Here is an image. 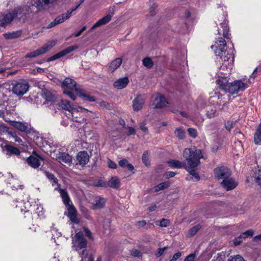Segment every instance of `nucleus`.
Instances as JSON below:
<instances>
[{"instance_id":"1a4fd4ad","label":"nucleus","mask_w":261,"mask_h":261,"mask_svg":"<svg viewBox=\"0 0 261 261\" xmlns=\"http://www.w3.org/2000/svg\"><path fill=\"white\" fill-rule=\"evenodd\" d=\"M226 14L223 12L222 16H220V19H218V22L219 23L220 27L222 29V32L223 36L225 38H229V36L228 34L229 28L228 27V21L226 19ZM218 34H220L221 30L220 27H218Z\"/></svg>"},{"instance_id":"f8f14e48","label":"nucleus","mask_w":261,"mask_h":261,"mask_svg":"<svg viewBox=\"0 0 261 261\" xmlns=\"http://www.w3.org/2000/svg\"><path fill=\"white\" fill-rule=\"evenodd\" d=\"M45 174L52 185L53 186H56V187L55 188V190L59 191L61 196H68L67 192L65 190L60 188L58 184V179L53 174L49 172H46Z\"/></svg>"},{"instance_id":"b1692460","label":"nucleus","mask_w":261,"mask_h":261,"mask_svg":"<svg viewBox=\"0 0 261 261\" xmlns=\"http://www.w3.org/2000/svg\"><path fill=\"white\" fill-rule=\"evenodd\" d=\"M106 203V199L102 197H95L93 202L91 203L93 209L102 208Z\"/></svg>"},{"instance_id":"7ed1b4c3","label":"nucleus","mask_w":261,"mask_h":261,"mask_svg":"<svg viewBox=\"0 0 261 261\" xmlns=\"http://www.w3.org/2000/svg\"><path fill=\"white\" fill-rule=\"evenodd\" d=\"M72 247L79 252L82 257L81 261H93L94 258L91 255H88L87 247V241L84 237L83 233L78 232L72 238Z\"/></svg>"},{"instance_id":"c756f323","label":"nucleus","mask_w":261,"mask_h":261,"mask_svg":"<svg viewBox=\"0 0 261 261\" xmlns=\"http://www.w3.org/2000/svg\"><path fill=\"white\" fill-rule=\"evenodd\" d=\"M5 149L8 151V154L9 155L12 154L18 155L20 153V151L17 148L9 145H6Z\"/></svg>"},{"instance_id":"39448f33","label":"nucleus","mask_w":261,"mask_h":261,"mask_svg":"<svg viewBox=\"0 0 261 261\" xmlns=\"http://www.w3.org/2000/svg\"><path fill=\"white\" fill-rule=\"evenodd\" d=\"M62 198L63 201L66 205L68 211V217L71 221L70 224H71L72 226L73 227L74 224L79 225V220L77 217L76 210L69 199V197H62Z\"/></svg>"},{"instance_id":"20e7f679","label":"nucleus","mask_w":261,"mask_h":261,"mask_svg":"<svg viewBox=\"0 0 261 261\" xmlns=\"http://www.w3.org/2000/svg\"><path fill=\"white\" fill-rule=\"evenodd\" d=\"M62 87L64 89V93L67 94L71 99L74 100L76 96L74 93L76 94L80 89L76 86V82L70 78H66L62 84Z\"/></svg>"},{"instance_id":"6e6552de","label":"nucleus","mask_w":261,"mask_h":261,"mask_svg":"<svg viewBox=\"0 0 261 261\" xmlns=\"http://www.w3.org/2000/svg\"><path fill=\"white\" fill-rule=\"evenodd\" d=\"M52 157L64 166H70L72 164V158L67 153L58 151Z\"/></svg>"},{"instance_id":"052dcab7","label":"nucleus","mask_w":261,"mask_h":261,"mask_svg":"<svg viewBox=\"0 0 261 261\" xmlns=\"http://www.w3.org/2000/svg\"><path fill=\"white\" fill-rule=\"evenodd\" d=\"M77 48V46H71L65 48V49L66 50V54H68Z\"/></svg>"},{"instance_id":"79ce46f5","label":"nucleus","mask_w":261,"mask_h":261,"mask_svg":"<svg viewBox=\"0 0 261 261\" xmlns=\"http://www.w3.org/2000/svg\"><path fill=\"white\" fill-rule=\"evenodd\" d=\"M255 180L258 185L261 186V169L255 172Z\"/></svg>"},{"instance_id":"69168bd1","label":"nucleus","mask_w":261,"mask_h":261,"mask_svg":"<svg viewBox=\"0 0 261 261\" xmlns=\"http://www.w3.org/2000/svg\"><path fill=\"white\" fill-rule=\"evenodd\" d=\"M131 254L134 256H140L141 255V252L138 250L134 249L131 252Z\"/></svg>"},{"instance_id":"0e129e2a","label":"nucleus","mask_w":261,"mask_h":261,"mask_svg":"<svg viewBox=\"0 0 261 261\" xmlns=\"http://www.w3.org/2000/svg\"><path fill=\"white\" fill-rule=\"evenodd\" d=\"M135 133H136L135 129L133 127H129L128 128V130H127L126 134L128 136H130L131 135L135 134Z\"/></svg>"},{"instance_id":"c03bdc74","label":"nucleus","mask_w":261,"mask_h":261,"mask_svg":"<svg viewBox=\"0 0 261 261\" xmlns=\"http://www.w3.org/2000/svg\"><path fill=\"white\" fill-rule=\"evenodd\" d=\"M254 234V231L252 229H249L242 233L241 235L243 239H246L248 237H252Z\"/></svg>"},{"instance_id":"8fccbe9b","label":"nucleus","mask_w":261,"mask_h":261,"mask_svg":"<svg viewBox=\"0 0 261 261\" xmlns=\"http://www.w3.org/2000/svg\"><path fill=\"white\" fill-rule=\"evenodd\" d=\"M11 137L14 139V141L18 143L20 145L24 146L23 142L22 139L16 135L12 134Z\"/></svg>"},{"instance_id":"603ef678","label":"nucleus","mask_w":261,"mask_h":261,"mask_svg":"<svg viewBox=\"0 0 261 261\" xmlns=\"http://www.w3.org/2000/svg\"><path fill=\"white\" fill-rule=\"evenodd\" d=\"M234 124V122L233 121H228L225 123V128L226 129L230 131L231 129V128L233 127Z\"/></svg>"},{"instance_id":"c9c22d12","label":"nucleus","mask_w":261,"mask_h":261,"mask_svg":"<svg viewBox=\"0 0 261 261\" xmlns=\"http://www.w3.org/2000/svg\"><path fill=\"white\" fill-rule=\"evenodd\" d=\"M61 106L62 109L67 110L69 112L74 108L71 106L67 100H62L61 102Z\"/></svg>"},{"instance_id":"bb28decb","label":"nucleus","mask_w":261,"mask_h":261,"mask_svg":"<svg viewBox=\"0 0 261 261\" xmlns=\"http://www.w3.org/2000/svg\"><path fill=\"white\" fill-rule=\"evenodd\" d=\"M122 64V59L118 58L112 61L109 67V71L113 72L117 69Z\"/></svg>"},{"instance_id":"a878e982","label":"nucleus","mask_w":261,"mask_h":261,"mask_svg":"<svg viewBox=\"0 0 261 261\" xmlns=\"http://www.w3.org/2000/svg\"><path fill=\"white\" fill-rule=\"evenodd\" d=\"M22 35V31L21 30H17L4 33L3 34L4 37L6 39H14L19 38Z\"/></svg>"},{"instance_id":"f704fd0d","label":"nucleus","mask_w":261,"mask_h":261,"mask_svg":"<svg viewBox=\"0 0 261 261\" xmlns=\"http://www.w3.org/2000/svg\"><path fill=\"white\" fill-rule=\"evenodd\" d=\"M169 185H170V184H169V181H165V182L161 183V184H159L158 186L154 187L152 189V190L154 192H158L160 190H164V189L168 187L169 186Z\"/></svg>"},{"instance_id":"9d476101","label":"nucleus","mask_w":261,"mask_h":261,"mask_svg":"<svg viewBox=\"0 0 261 261\" xmlns=\"http://www.w3.org/2000/svg\"><path fill=\"white\" fill-rule=\"evenodd\" d=\"M215 176L218 179L224 181L227 178L229 177L231 175L230 170L224 166L219 167L216 168L214 170Z\"/></svg>"},{"instance_id":"338daca9","label":"nucleus","mask_w":261,"mask_h":261,"mask_svg":"<svg viewBox=\"0 0 261 261\" xmlns=\"http://www.w3.org/2000/svg\"><path fill=\"white\" fill-rule=\"evenodd\" d=\"M43 208L42 207H37L36 209V213L38 214V215L40 217H42L43 215V213L42 212Z\"/></svg>"},{"instance_id":"58836bf2","label":"nucleus","mask_w":261,"mask_h":261,"mask_svg":"<svg viewBox=\"0 0 261 261\" xmlns=\"http://www.w3.org/2000/svg\"><path fill=\"white\" fill-rule=\"evenodd\" d=\"M201 226L200 225H197L191 228H190L188 231V236L189 237H192L194 235H195L197 231L200 229Z\"/></svg>"},{"instance_id":"774afa93","label":"nucleus","mask_w":261,"mask_h":261,"mask_svg":"<svg viewBox=\"0 0 261 261\" xmlns=\"http://www.w3.org/2000/svg\"><path fill=\"white\" fill-rule=\"evenodd\" d=\"M58 23L56 21V19H55L52 22H51L50 23H49L47 27V29H50L51 28L55 25H57Z\"/></svg>"},{"instance_id":"bf43d9fd","label":"nucleus","mask_w":261,"mask_h":261,"mask_svg":"<svg viewBox=\"0 0 261 261\" xmlns=\"http://www.w3.org/2000/svg\"><path fill=\"white\" fill-rule=\"evenodd\" d=\"M167 249L166 247H163V248H160L158 249V252L156 253L155 255L158 257L160 256L163 252L165 251V250Z\"/></svg>"},{"instance_id":"2eb2a0df","label":"nucleus","mask_w":261,"mask_h":261,"mask_svg":"<svg viewBox=\"0 0 261 261\" xmlns=\"http://www.w3.org/2000/svg\"><path fill=\"white\" fill-rule=\"evenodd\" d=\"M33 154L37 156L38 158L31 155L27 159V162L31 167L33 168H37L40 166L41 164L39 159L43 160L44 159L40 154H38L35 151L33 152Z\"/></svg>"},{"instance_id":"49530a36","label":"nucleus","mask_w":261,"mask_h":261,"mask_svg":"<svg viewBox=\"0 0 261 261\" xmlns=\"http://www.w3.org/2000/svg\"><path fill=\"white\" fill-rule=\"evenodd\" d=\"M175 134L176 136L180 139H183L185 137V132L181 128H176Z\"/></svg>"},{"instance_id":"7c9ffc66","label":"nucleus","mask_w":261,"mask_h":261,"mask_svg":"<svg viewBox=\"0 0 261 261\" xmlns=\"http://www.w3.org/2000/svg\"><path fill=\"white\" fill-rule=\"evenodd\" d=\"M77 95H79L81 97L85 100H88L89 101H94L95 100L94 97L84 93V91L81 89L80 91H79Z\"/></svg>"},{"instance_id":"de8ad7c7","label":"nucleus","mask_w":261,"mask_h":261,"mask_svg":"<svg viewBox=\"0 0 261 261\" xmlns=\"http://www.w3.org/2000/svg\"><path fill=\"white\" fill-rule=\"evenodd\" d=\"M52 233V239L54 240L55 243H56L57 245H59L56 241V238H58L59 237H61V234L60 232H58L57 230L55 228H53L51 229Z\"/></svg>"},{"instance_id":"09e8293b","label":"nucleus","mask_w":261,"mask_h":261,"mask_svg":"<svg viewBox=\"0 0 261 261\" xmlns=\"http://www.w3.org/2000/svg\"><path fill=\"white\" fill-rule=\"evenodd\" d=\"M149 152L146 151L144 152L142 155V161L146 166H148L149 164L148 161Z\"/></svg>"},{"instance_id":"473e14b6","label":"nucleus","mask_w":261,"mask_h":261,"mask_svg":"<svg viewBox=\"0 0 261 261\" xmlns=\"http://www.w3.org/2000/svg\"><path fill=\"white\" fill-rule=\"evenodd\" d=\"M70 13H66L58 16L55 19L58 24L64 22L70 18Z\"/></svg>"},{"instance_id":"aec40b11","label":"nucleus","mask_w":261,"mask_h":261,"mask_svg":"<svg viewBox=\"0 0 261 261\" xmlns=\"http://www.w3.org/2000/svg\"><path fill=\"white\" fill-rule=\"evenodd\" d=\"M222 187L227 191L233 189L238 185L237 182L232 178L228 177L221 182Z\"/></svg>"},{"instance_id":"4c0bfd02","label":"nucleus","mask_w":261,"mask_h":261,"mask_svg":"<svg viewBox=\"0 0 261 261\" xmlns=\"http://www.w3.org/2000/svg\"><path fill=\"white\" fill-rule=\"evenodd\" d=\"M212 98L215 99V100H217L216 102L219 105L225 102V101L223 100L224 98L222 97V95L219 92H215V95Z\"/></svg>"},{"instance_id":"f257e3e1","label":"nucleus","mask_w":261,"mask_h":261,"mask_svg":"<svg viewBox=\"0 0 261 261\" xmlns=\"http://www.w3.org/2000/svg\"><path fill=\"white\" fill-rule=\"evenodd\" d=\"M185 162H181L176 160H170L168 164L172 168H181L184 167L197 180L200 178L199 175L196 173L195 168L200 164V159L204 156L200 149L192 150L190 148H186L183 152Z\"/></svg>"},{"instance_id":"13d9d810","label":"nucleus","mask_w":261,"mask_h":261,"mask_svg":"<svg viewBox=\"0 0 261 261\" xmlns=\"http://www.w3.org/2000/svg\"><path fill=\"white\" fill-rule=\"evenodd\" d=\"M243 237H241V235H240L239 237L236 238L233 240V244L235 245H239L242 241Z\"/></svg>"},{"instance_id":"9b49d317","label":"nucleus","mask_w":261,"mask_h":261,"mask_svg":"<svg viewBox=\"0 0 261 261\" xmlns=\"http://www.w3.org/2000/svg\"><path fill=\"white\" fill-rule=\"evenodd\" d=\"M89 161V155L87 151H80L76 156L75 163L76 165L85 166Z\"/></svg>"},{"instance_id":"dca6fc26","label":"nucleus","mask_w":261,"mask_h":261,"mask_svg":"<svg viewBox=\"0 0 261 261\" xmlns=\"http://www.w3.org/2000/svg\"><path fill=\"white\" fill-rule=\"evenodd\" d=\"M16 15L17 13H16L15 11H13L3 15L0 19V25L5 26L10 23Z\"/></svg>"},{"instance_id":"a211bd4d","label":"nucleus","mask_w":261,"mask_h":261,"mask_svg":"<svg viewBox=\"0 0 261 261\" xmlns=\"http://www.w3.org/2000/svg\"><path fill=\"white\" fill-rule=\"evenodd\" d=\"M58 5V0H38L37 7L39 9L43 8L45 7L48 8L55 7Z\"/></svg>"},{"instance_id":"6ab92c4d","label":"nucleus","mask_w":261,"mask_h":261,"mask_svg":"<svg viewBox=\"0 0 261 261\" xmlns=\"http://www.w3.org/2000/svg\"><path fill=\"white\" fill-rule=\"evenodd\" d=\"M9 123L11 126L23 132H27L30 129V125L27 123H23L15 121H10Z\"/></svg>"},{"instance_id":"864d4df0","label":"nucleus","mask_w":261,"mask_h":261,"mask_svg":"<svg viewBox=\"0 0 261 261\" xmlns=\"http://www.w3.org/2000/svg\"><path fill=\"white\" fill-rule=\"evenodd\" d=\"M212 261H225V256L223 254H218Z\"/></svg>"},{"instance_id":"412c9836","label":"nucleus","mask_w":261,"mask_h":261,"mask_svg":"<svg viewBox=\"0 0 261 261\" xmlns=\"http://www.w3.org/2000/svg\"><path fill=\"white\" fill-rule=\"evenodd\" d=\"M27 198L26 199H19L16 200V206L20 208L21 211L27 212L29 211V207L31 206L30 203Z\"/></svg>"},{"instance_id":"4be33fe9","label":"nucleus","mask_w":261,"mask_h":261,"mask_svg":"<svg viewBox=\"0 0 261 261\" xmlns=\"http://www.w3.org/2000/svg\"><path fill=\"white\" fill-rule=\"evenodd\" d=\"M145 96L144 95L138 96L134 100L133 108L135 111L141 110L144 105Z\"/></svg>"},{"instance_id":"37998d69","label":"nucleus","mask_w":261,"mask_h":261,"mask_svg":"<svg viewBox=\"0 0 261 261\" xmlns=\"http://www.w3.org/2000/svg\"><path fill=\"white\" fill-rule=\"evenodd\" d=\"M169 220L166 219H163L160 221L156 222V224L161 227H167L169 225Z\"/></svg>"},{"instance_id":"680f3d73","label":"nucleus","mask_w":261,"mask_h":261,"mask_svg":"<svg viewBox=\"0 0 261 261\" xmlns=\"http://www.w3.org/2000/svg\"><path fill=\"white\" fill-rule=\"evenodd\" d=\"M94 185L96 187H98V186L103 187V186H105L106 184L103 180L99 179L97 181L95 182Z\"/></svg>"},{"instance_id":"5701e85b","label":"nucleus","mask_w":261,"mask_h":261,"mask_svg":"<svg viewBox=\"0 0 261 261\" xmlns=\"http://www.w3.org/2000/svg\"><path fill=\"white\" fill-rule=\"evenodd\" d=\"M217 85L218 87L225 92H227L228 89V86L230 83H228V80L226 77H220L216 81Z\"/></svg>"},{"instance_id":"3c124183","label":"nucleus","mask_w":261,"mask_h":261,"mask_svg":"<svg viewBox=\"0 0 261 261\" xmlns=\"http://www.w3.org/2000/svg\"><path fill=\"white\" fill-rule=\"evenodd\" d=\"M228 261H245V260L240 255H237L230 256Z\"/></svg>"},{"instance_id":"ddd939ff","label":"nucleus","mask_w":261,"mask_h":261,"mask_svg":"<svg viewBox=\"0 0 261 261\" xmlns=\"http://www.w3.org/2000/svg\"><path fill=\"white\" fill-rule=\"evenodd\" d=\"M88 110L82 107H74L70 112L72 119L73 121L81 123L83 121L81 113L87 112Z\"/></svg>"},{"instance_id":"393cba45","label":"nucleus","mask_w":261,"mask_h":261,"mask_svg":"<svg viewBox=\"0 0 261 261\" xmlns=\"http://www.w3.org/2000/svg\"><path fill=\"white\" fill-rule=\"evenodd\" d=\"M129 80L127 77L120 78L115 82L114 86L118 89L125 88L128 84Z\"/></svg>"},{"instance_id":"f03ea898","label":"nucleus","mask_w":261,"mask_h":261,"mask_svg":"<svg viewBox=\"0 0 261 261\" xmlns=\"http://www.w3.org/2000/svg\"><path fill=\"white\" fill-rule=\"evenodd\" d=\"M214 47L216 48L214 50L215 54L216 56H219L223 62L222 65L220 67V70L223 71L221 73L227 74L232 69L234 61L233 47L227 49L226 41L222 37L218 38L215 42V45L211 46L212 49Z\"/></svg>"},{"instance_id":"4d7b16f0","label":"nucleus","mask_w":261,"mask_h":261,"mask_svg":"<svg viewBox=\"0 0 261 261\" xmlns=\"http://www.w3.org/2000/svg\"><path fill=\"white\" fill-rule=\"evenodd\" d=\"M181 256V253L179 252H178L173 255L172 258L169 261H176Z\"/></svg>"},{"instance_id":"ea45409f","label":"nucleus","mask_w":261,"mask_h":261,"mask_svg":"<svg viewBox=\"0 0 261 261\" xmlns=\"http://www.w3.org/2000/svg\"><path fill=\"white\" fill-rule=\"evenodd\" d=\"M42 53L41 52V51L40 50V48L35 50V51H33L32 52H31L28 54H27L25 56V57L26 58H35V57H36L39 55H42Z\"/></svg>"},{"instance_id":"cd10ccee","label":"nucleus","mask_w":261,"mask_h":261,"mask_svg":"<svg viewBox=\"0 0 261 261\" xmlns=\"http://www.w3.org/2000/svg\"><path fill=\"white\" fill-rule=\"evenodd\" d=\"M218 115L216 108L215 106H207L206 107V116L209 118H213Z\"/></svg>"},{"instance_id":"a18cd8bd","label":"nucleus","mask_w":261,"mask_h":261,"mask_svg":"<svg viewBox=\"0 0 261 261\" xmlns=\"http://www.w3.org/2000/svg\"><path fill=\"white\" fill-rule=\"evenodd\" d=\"M67 55L65 49H64L50 58V60H54Z\"/></svg>"},{"instance_id":"0eeeda50","label":"nucleus","mask_w":261,"mask_h":261,"mask_svg":"<svg viewBox=\"0 0 261 261\" xmlns=\"http://www.w3.org/2000/svg\"><path fill=\"white\" fill-rule=\"evenodd\" d=\"M251 83L250 80L242 79L241 80H237L233 82L230 83L228 86L227 92L231 94L237 93L240 91H244L249 84Z\"/></svg>"},{"instance_id":"72a5a7b5","label":"nucleus","mask_w":261,"mask_h":261,"mask_svg":"<svg viewBox=\"0 0 261 261\" xmlns=\"http://www.w3.org/2000/svg\"><path fill=\"white\" fill-rule=\"evenodd\" d=\"M120 181L118 177L115 176L111 178L109 181L108 186L112 188H117L119 187Z\"/></svg>"},{"instance_id":"4468645a","label":"nucleus","mask_w":261,"mask_h":261,"mask_svg":"<svg viewBox=\"0 0 261 261\" xmlns=\"http://www.w3.org/2000/svg\"><path fill=\"white\" fill-rule=\"evenodd\" d=\"M153 101V106L155 108H161L166 106L168 103L166 98L162 95L157 94L153 95L152 97Z\"/></svg>"},{"instance_id":"a19ab883","label":"nucleus","mask_w":261,"mask_h":261,"mask_svg":"<svg viewBox=\"0 0 261 261\" xmlns=\"http://www.w3.org/2000/svg\"><path fill=\"white\" fill-rule=\"evenodd\" d=\"M143 64L148 68H150L153 66V62L149 58H145L143 60Z\"/></svg>"},{"instance_id":"5fc2aeb1","label":"nucleus","mask_w":261,"mask_h":261,"mask_svg":"<svg viewBox=\"0 0 261 261\" xmlns=\"http://www.w3.org/2000/svg\"><path fill=\"white\" fill-rule=\"evenodd\" d=\"M195 254L191 253L187 256L184 261H195Z\"/></svg>"},{"instance_id":"6e6d98bb","label":"nucleus","mask_w":261,"mask_h":261,"mask_svg":"<svg viewBox=\"0 0 261 261\" xmlns=\"http://www.w3.org/2000/svg\"><path fill=\"white\" fill-rule=\"evenodd\" d=\"M188 133L192 137L195 138L197 136V131L194 128H189Z\"/></svg>"},{"instance_id":"423d86ee","label":"nucleus","mask_w":261,"mask_h":261,"mask_svg":"<svg viewBox=\"0 0 261 261\" xmlns=\"http://www.w3.org/2000/svg\"><path fill=\"white\" fill-rule=\"evenodd\" d=\"M12 93L18 96H23L29 91L30 88L29 83L22 80L12 83Z\"/></svg>"},{"instance_id":"2f4dec72","label":"nucleus","mask_w":261,"mask_h":261,"mask_svg":"<svg viewBox=\"0 0 261 261\" xmlns=\"http://www.w3.org/2000/svg\"><path fill=\"white\" fill-rule=\"evenodd\" d=\"M56 44V40H53L47 42L43 47L40 48L42 54L49 50L52 47Z\"/></svg>"},{"instance_id":"e433bc0d","label":"nucleus","mask_w":261,"mask_h":261,"mask_svg":"<svg viewBox=\"0 0 261 261\" xmlns=\"http://www.w3.org/2000/svg\"><path fill=\"white\" fill-rule=\"evenodd\" d=\"M119 164L123 168L126 167L129 171H132L134 169V166L132 164H129L127 160L125 159L120 160Z\"/></svg>"},{"instance_id":"c85d7f7f","label":"nucleus","mask_w":261,"mask_h":261,"mask_svg":"<svg viewBox=\"0 0 261 261\" xmlns=\"http://www.w3.org/2000/svg\"><path fill=\"white\" fill-rule=\"evenodd\" d=\"M254 143L257 145H261V124L257 128L254 135Z\"/></svg>"},{"instance_id":"e2e57ef3","label":"nucleus","mask_w":261,"mask_h":261,"mask_svg":"<svg viewBox=\"0 0 261 261\" xmlns=\"http://www.w3.org/2000/svg\"><path fill=\"white\" fill-rule=\"evenodd\" d=\"M108 164L109 167L111 168L115 169L117 167L116 163L110 160H109Z\"/></svg>"},{"instance_id":"f3484780","label":"nucleus","mask_w":261,"mask_h":261,"mask_svg":"<svg viewBox=\"0 0 261 261\" xmlns=\"http://www.w3.org/2000/svg\"><path fill=\"white\" fill-rule=\"evenodd\" d=\"M111 9L113 12L114 11L115 7H112L110 8L109 11H111ZM113 14V12L112 13V14H108L102 18L100 19L98 21H97L91 28V30H93L94 29L100 27L101 25L106 24L108 23L111 19L112 15Z\"/></svg>"}]
</instances>
